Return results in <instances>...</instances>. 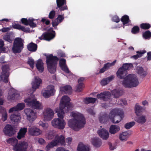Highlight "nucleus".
<instances>
[{"label": "nucleus", "instance_id": "39448f33", "mask_svg": "<svg viewBox=\"0 0 151 151\" xmlns=\"http://www.w3.org/2000/svg\"><path fill=\"white\" fill-rule=\"evenodd\" d=\"M46 63L47 69L50 73H54L56 70L57 62L59 59L57 56L50 54L46 57Z\"/></svg>", "mask_w": 151, "mask_h": 151}, {"label": "nucleus", "instance_id": "a211bd4d", "mask_svg": "<svg viewBox=\"0 0 151 151\" xmlns=\"http://www.w3.org/2000/svg\"><path fill=\"white\" fill-rule=\"evenodd\" d=\"M34 20L33 19H27L26 18H22L21 21L22 24L26 26L29 25L30 27L33 28L37 26L36 24L34 22Z\"/></svg>", "mask_w": 151, "mask_h": 151}, {"label": "nucleus", "instance_id": "052dcab7", "mask_svg": "<svg viewBox=\"0 0 151 151\" xmlns=\"http://www.w3.org/2000/svg\"><path fill=\"white\" fill-rule=\"evenodd\" d=\"M54 133L52 132H51L48 133L47 137L48 139H51L54 138Z\"/></svg>", "mask_w": 151, "mask_h": 151}, {"label": "nucleus", "instance_id": "bf43d9fd", "mask_svg": "<svg viewBox=\"0 0 151 151\" xmlns=\"http://www.w3.org/2000/svg\"><path fill=\"white\" fill-rule=\"evenodd\" d=\"M4 45L3 41L1 39H0V51L1 52L4 51L5 48L4 47Z\"/></svg>", "mask_w": 151, "mask_h": 151}, {"label": "nucleus", "instance_id": "774afa93", "mask_svg": "<svg viewBox=\"0 0 151 151\" xmlns=\"http://www.w3.org/2000/svg\"><path fill=\"white\" fill-rule=\"evenodd\" d=\"M87 112L90 114L92 115H94L95 114V113L93 111V109L91 108L88 109L87 110Z\"/></svg>", "mask_w": 151, "mask_h": 151}, {"label": "nucleus", "instance_id": "e433bc0d", "mask_svg": "<svg viewBox=\"0 0 151 151\" xmlns=\"http://www.w3.org/2000/svg\"><path fill=\"white\" fill-rule=\"evenodd\" d=\"M146 51L145 50H143L142 51H137L136 53L137 54L134 55L131 57V58H133L134 59H137L139 58L142 57L143 55L146 53Z\"/></svg>", "mask_w": 151, "mask_h": 151}, {"label": "nucleus", "instance_id": "680f3d73", "mask_svg": "<svg viewBox=\"0 0 151 151\" xmlns=\"http://www.w3.org/2000/svg\"><path fill=\"white\" fill-rule=\"evenodd\" d=\"M60 23L58 20L56 19H55L54 20L52 21V25L53 27H56L58 24Z\"/></svg>", "mask_w": 151, "mask_h": 151}, {"label": "nucleus", "instance_id": "1a4fd4ad", "mask_svg": "<svg viewBox=\"0 0 151 151\" xmlns=\"http://www.w3.org/2000/svg\"><path fill=\"white\" fill-rule=\"evenodd\" d=\"M70 99L68 96H63L61 100L59 107H58L56 109H60V111H64L63 109L66 107L67 109V111H69L70 109L73 108L72 105L70 102Z\"/></svg>", "mask_w": 151, "mask_h": 151}, {"label": "nucleus", "instance_id": "3c124183", "mask_svg": "<svg viewBox=\"0 0 151 151\" xmlns=\"http://www.w3.org/2000/svg\"><path fill=\"white\" fill-rule=\"evenodd\" d=\"M25 107V104L24 103H19L15 106L17 111L23 109Z\"/></svg>", "mask_w": 151, "mask_h": 151}, {"label": "nucleus", "instance_id": "864d4df0", "mask_svg": "<svg viewBox=\"0 0 151 151\" xmlns=\"http://www.w3.org/2000/svg\"><path fill=\"white\" fill-rule=\"evenodd\" d=\"M38 124L40 126H42L44 129H45L47 128L48 126L47 123H44L41 121H40Z\"/></svg>", "mask_w": 151, "mask_h": 151}, {"label": "nucleus", "instance_id": "49530a36", "mask_svg": "<svg viewBox=\"0 0 151 151\" xmlns=\"http://www.w3.org/2000/svg\"><path fill=\"white\" fill-rule=\"evenodd\" d=\"M116 62V60H114L111 63H105L104 66L106 70H108L110 68V67L114 65H115Z\"/></svg>", "mask_w": 151, "mask_h": 151}, {"label": "nucleus", "instance_id": "6e6552de", "mask_svg": "<svg viewBox=\"0 0 151 151\" xmlns=\"http://www.w3.org/2000/svg\"><path fill=\"white\" fill-rule=\"evenodd\" d=\"M24 40L20 37L16 38L12 47L13 52L15 54L20 53L24 47Z\"/></svg>", "mask_w": 151, "mask_h": 151}, {"label": "nucleus", "instance_id": "7ed1b4c3", "mask_svg": "<svg viewBox=\"0 0 151 151\" xmlns=\"http://www.w3.org/2000/svg\"><path fill=\"white\" fill-rule=\"evenodd\" d=\"M55 111L58 114L59 118L54 119L51 122L52 126L54 127L60 129H63L65 127V122L63 119L64 111H60V109H55Z\"/></svg>", "mask_w": 151, "mask_h": 151}, {"label": "nucleus", "instance_id": "ddd939ff", "mask_svg": "<svg viewBox=\"0 0 151 151\" xmlns=\"http://www.w3.org/2000/svg\"><path fill=\"white\" fill-rule=\"evenodd\" d=\"M55 92L54 86L52 85H49L47 86L46 90L43 92L42 94L44 97L47 98L54 95Z\"/></svg>", "mask_w": 151, "mask_h": 151}, {"label": "nucleus", "instance_id": "f03ea898", "mask_svg": "<svg viewBox=\"0 0 151 151\" xmlns=\"http://www.w3.org/2000/svg\"><path fill=\"white\" fill-rule=\"evenodd\" d=\"M71 114L73 118L68 121V125L72 129L78 131L84 127L86 123L85 118L82 114L79 113L73 112Z\"/></svg>", "mask_w": 151, "mask_h": 151}, {"label": "nucleus", "instance_id": "09e8293b", "mask_svg": "<svg viewBox=\"0 0 151 151\" xmlns=\"http://www.w3.org/2000/svg\"><path fill=\"white\" fill-rule=\"evenodd\" d=\"M139 28L138 26H134L132 29L131 32L133 34H137L139 32Z\"/></svg>", "mask_w": 151, "mask_h": 151}, {"label": "nucleus", "instance_id": "0e129e2a", "mask_svg": "<svg viewBox=\"0 0 151 151\" xmlns=\"http://www.w3.org/2000/svg\"><path fill=\"white\" fill-rule=\"evenodd\" d=\"M112 20L113 21L116 23L119 22L120 21L119 17L117 15L114 16L112 18Z\"/></svg>", "mask_w": 151, "mask_h": 151}, {"label": "nucleus", "instance_id": "c85d7f7f", "mask_svg": "<svg viewBox=\"0 0 151 151\" xmlns=\"http://www.w3.org/2000/svg\"><path fill=\"white\" fill-rule=\"evenodd\" d=\"M36 66L37 69L40 72L42 73L43 72L44 70L43 63L41 59H39L38 60L36 64Z\"/></svg>", "mask_w": 151, "mask_h": 151}, {"label": "nucleus", "instance_id": "8fccbe9b", "mask_svg": "<svg viewBox=\"0 0 151 151\" xmlns=\"http://www.w3.org/2000/svg\"><path fill=\"white\" fill-rule=\"evenodd\" d=\"M135 124L134 122H132L126 124L124 125V127L127 129H128L134 126Z\"/></svg>", "mask_w": 151, "mask_h": 151}, {"label": "nucleus", "instance_id": "338daca9", "mask_svg": "<svg viewBox=\"0 0 151 151\" xmlns=\"http://www.w3.org/2000/svg\"><path fill=\"white\" fill-rule=\"evenodd\" d=\"M27 128H21L19 131V132L23 134L24 135H25L26 133L27 132Z\"/></svg>", "mask_w": 151, "mask_h": 151}, {"label": "nucleus", "instance_id": "a18cd8bd", "mask_svg": "<svg viewBox=\"0 0 151 151\" xmlns=\"http://www.w3.org/2000/svg\"><path fill=\"white\" fill-rule=\"evenodd\" d=\"M151 26L148 23H142L140 25V27L143 29H148L150 28Z\"/></svg>", "mask_w": 151, "mask_h": 151}, {"label": "nucleus", "instance_id": "a19ab883", "mask_svg": "<svg viewBox=\"0 0 151 151\" xmlns=\"http://www.w3.org/2000/svg\"><path fill=\"white\" fill-rule=\"evenodd\" d=\"M142 36L145 39H150L151 37V32L149 30L146 31L143 33Z\"/></svg>", "mask_w": 151, "mask_h": 151}, {"label": "nucleus", "instance_id": "bb28decb", "mask_svg": "<svg viewBox=\"0 0 151 151\" xmlns=\"http://www.w3.org/2000/svg\"><path fill=\"white\" fill-rule=\"evenodd\" d=\"M12 27L15 29L21 30L26 32H28L29 31V28H26L18 24H14L12 25Z\"/></svg>", "mask_w": 151, "mask_h": 151}, {"label": "nucleus", "instance_id": "5701e85b", "mask_svg": "<svg viewBox=\"0 0 151 151\" xmlns=\"http://www.w3.org/2000/svg\"><path fill=\"white\" fill-rule=\"evenodd\" d=\"M136 70L137 73L142 78L145 77L147 74V71L144 70L141 66H137L136 68Z\"/></svg>", "mask_w": 151, "mask_h": 151}, {"label": "nucleus", "instance_id": "f257e3e1", "mask_svg": "<svg viewBox=\"0 0 151 151\" xmlns=\"http://www.w3.org/2000/svg\"><path fill=\"white\" fill-rule=\"evenodd\" d=\"M133 68L132 63H125L118 69L116 73L117 76L119 78L123 79L122 84L125 88H129L136 87L139 84L138 79L135 75L129 74L126 76L127 74V70H129Z\"/></svg>", "mask_w": 151, "mask_h": 151}, {"label": "nucleus", "instance_id": "f8f14e48", "mask_svg": "<svg viewBox=\"0 0 151 151\" xmlns=\"http://www.w3.org/2000/svg\"><path fill=\"white\" fill-rule=\"evenodd\" d=\"M56 1L57 6L56 9L59 8L57 11L58 14H60L62 11L68 9L66 0H56Z\"/></svg>", "mask_w": 151, "mask_h": 151}, {"label": "nucleus", "instance_id": "e2e57ef3", "mask_svg": "<svg viewBox=\"0 0 151 151\" xmlns=\"http://www.w3.org/2000/svg\"><path fill=\"white\" fill-rule=\"evenodd\" d=\"M60 23L58 20L56 19H55L54 20L52 21V25L53 27H56L58 24Z\"/></svg>", "mask_w": 151, "mask_h": 151}, {"label": "nucleus", "instance_id": "9b49d317", "mask_svg": "<svg viewBox=\"0 0 151 151\" xmlns=\"http://www.w3.org/2000/svg\"><path fill=\"white\" fill-rule=\"evenodd\" d=\"M50 30L53 33L49 32H45L43 33L42 36L39 37V39L40 40H50L53 39L55 36V31L53 30V28H50Z\"/></svg>", "mask_w": 151, "mask_h": 151}, {"label": "nucleus", "instance_id": "b1692460", "mask_svg": "<svg viewBox=\"0 0 151 151\" xmlns=\"http://www.w3.org/2000/svg\"><path fill=\"white\" fill-rule=\"evenodd\" d=\"M10 119L12 122H18L21 119L20 114L18 112L12 114L10 116Z\"/></svg>", "mask_w": 151, "mask_h": 151}, {"label": "nucleus", "instance_id": "72a5a7b5", "mask_svg": "<svg viewBox=\"0 0 151 151\" xmlns=\"http://www.w3.org/2000/svg\"><path fill=\"white\" fill-rule=\"evenodd\" d=\"M111 93L116 98H118L120 96L122 95L123 94V91L119 89H115L111 91Z\"/></svg>", "mask_w": 151, "mask_h": 151}, {"label": "nucleus", "instance_id": "0eeeda50", "mask_svg": "<svg viewBox=\"0 0 151 151\" xmlns=\"http://www.w3.org/2000/svg\"><path fill=\"white\" fill-rule=\"evenodd\" d=\"M65 143V138L64 136L62 135L60 136L57 135L54 139L46 146V150L48 151L50 148L58 145H64Z\"/></svg>", "mask_w": 151, "mask_h": 151}, {"label": "nucleus", "instance_id": "13d9d810", "mask_svg": "<svg viewBox=\"0 0 151 151\" xmlns=\"http://www.w3.org/2000/svg\"><path fill=\"white\" fill-rule=\"evenodd\" d=\"M4 112L2 114V119L4 122L7 120V114L6 110H4Z\"/></svg>", "mask_w": 151, "mask_h": 151}, {"label": "nucleus", "instance_id": "cd10ccee", "mask_svg": "<svg viewBox=\"0 0 151 151\" xmlns=\"http://www.w3.org/2000/svg\"><path fill=\"white\" fill-rule=\"evenodd\" d=\"M120 130V127L116 125H112L109 128V132L112 134H114L118 132Z\"/></svg>", "mask_w": 151, "mask_h": 151}, {"label": "nucleus", "instance_id": "2eb2a0df", "mask_svg": "<svg viewBox=\"0 0 151 151\" xmlns=\"http://www.w3.org/2000/svg\"><path fill=\"white\" fill-rule=\"evenodd\" d=\"M54 113L53 110L47 108L45 109L43 113L44 119L47 121L51 120L54 116Z\"/></svg>", "mask_w": 151, "mask_h": 151}, {"label": "nucleus", "instance_id": "473e14b6", "mask_svg": "<svg viewBox=\"0 0 151 151\" xmlns=\"http://www.w3.org/2000/svg\"><path fill=\"white\" fill-rule=\"evenodd\" d=\"M89 148L88 146L84 145L82 143L79 144L77 148V151H89Z\"/></svg>", "mask_w": 151, "mask_h": 151}, {"label": "nucleus", "instance_id": "7c9ffc66", "mask_svg": "<svg viewBox=\"0 0 151 151\" xmlns=\"http://www.w3.org/2000/svg\"><path fill=\"white\" fill-rule=\"evenodd\" d=\"M27 48L30 51L35 52L37 50V44L32 42L27 45Z\"/></svg>", "mask_w": 151, "mask_h": 151}, {"label": "nucleus", "instance_id": "de8ad7c7", "mask_svg": "<svg viewBox=\"0 0 151 151\" xmlns=\"http://www.w3.org/2000/svg\"><path fill=\"white\" fill-rule=\"evenodd\" d=\"M27 63L33 69L35 64V61L32 58H29L28 60Z\"/></svg>", "mask_w": 151, "mask_h": 151}, {"label": "nucleus", "instance_id": "aec40b11", "mask_svg": "<svg viewBox=\"0 0 151 151\" xmlns=\"http://www.w3.org/2000/svg\"><path fill=\"white\" fill-rule=\"evenodd\" d=\"M99 136L103 139H107L109 137V133L105 129H100L98 131Z\"/></svg>", "mask_w": 151, "mask_h": 151}, {"label": "nucleus", "instance_id": "393cba45", "mask_svg": "<svg viewBox=\"0 0 151 151\" xmlns=\"http://www.w3.org/2000/svg\"><path fill=\"white\" fill-rule=\"evenodd\" d=\"M85 80V78H81L78 81V84L77 87L76 91L79 92H81L84 87V84L83 82Z\"/></svg>", "mask_w": 151, "mask_h": 151}, {"label": "nucleus", "instance_id": "6ab92c4d", "mask_svg": "<svg viewBox=\"0 0 151 151\" xmlns=\"http://www.w3.org/2000/svg\"><path fill=\"white\" fill-rule=\"evenodd\" d=\"M28 133L31 135L37 136L40 135L41 132L39 128L35 127H29L28 129Z\"/></svg>", "mask_w": 151, "mask_h": 151}, {"label": "nucleus", "instance_id": "2f4dec72", "mask_svg": "<svg viewBox=\"0 0 151 151\" xmlns=\"http://www.w3.org/2000/svg\"><path fill=\"white\" fill-rule=\"evenodd\" d=\"M20 96L19 94L16 92H15L12 94H9L8 99L11 101L15 100L18 99L19 98Z\"/></svg>", "mask_w": 151, "mask_h": 151}, {"label": "nucleus", "instance_id": "a878e982", "mask_svg": "<svg viewBox=\"0 0 151 151\" xmlns=\"http://www.w3.org/2000/svg\"><path fill=\"white\" fill-rule=\"evenodd\" d=\"M72 90V87L69 85H67L61 87L60 88V91L64 92L66 93H68L69 94L71 93Z\"/></svg>", "mask_w": 151, "mask_h": 151}, {"label": "nucleus", "instance_id": "c9c22d12", "mask_svg": "<svg viewBox=\"0 0 151 151\" xmlns=\"http://www.w3.org/2000/svg\"><path fill=\"white\" fill-rule=\"evenodd\" d=\"M128 137V133L127 132H122L119 135V139L122 141H126Z\"/></svg>", "mask_w": 151, "mask_h": 151}, {"label": "nucleus", "instance_id": "58836bf2", "mask_svg": "<svg viewBox=\"0 0 151 151\" xmlns=\"http://www.w3.org/2000/svg\"><path fill=\"white\" fill-rule=\"evenodd\" d=\"M145 116L142 115L136 118L137 122L140 124H144L145 122L146 119Z\"/></svg>", "mask_w": 151, "mask_h": 151}, {"label": "nucleus", "instance_id": "412c9836", "mask_svg": "<svg viewBox=\"0 0 151 151\" xmlns=\"http://www.w3.org/2000/svg\"><path fill=\"white\" fill-rule=\"evenodd\" d=\"M66 60L64 58L60 60L59 65L61 69L67 73H69L70 71L66 65Z\"/></svg>", "mask_w": 151, "mask_h": 151}, {"label": "nucleus", "instance_id": "79ce46f5", "mask_svg": "<svg viewBox=\"0 0 151 151\" xmlns=\"http://www.w3.org/2000/svg\"><path fill=\"white\" fill-rule=\"evenodd\" d=\"M35 99H27L24 100V101L27 103V105L29 106L33 107Z\"/></svg>", "mask_w": 151, "mask_h": 151}, {"label": "nucleus", "instance_id": "4be33fe9", "mask_svg": "<svg viewBox=\"0 0 151 151\" xmlns=\"http://www.w3.org/2000/svg\"><path fill=\"white\" fill-rule=\"evenodd\" d=\"M42 82V80L40 78L37 77H35L34 81L32 83V88L35 90L38 88Z\"/></svg>", "mask_w": 151, "mask_h": 151}, {"label": "nucleus", "instance_id": "f704fd0d", "mask_svg": "<svg viewBox=\"0 0 151 151\" xmlns=\"http://www.w3.org/2000/svg\"><path fill=\"white\" fill-rule=\"evenodd\" d=\"M92 145L95 147H99L101 144V140L98 138L93 139L92 140Z\"/></svg>", "mask_w": 151, "mask_h": 151}, {"label": "nucleus", "instance_id": "603ef678", "mask_svg": "<svg viewBox=\"0 0 151 151\" xmlns=\"http://www.w3.org/2000/svg\"><path fill=\"white\" fill-rule=\"evenodd\" d=\"M107 116H106L104 115L99 117V119L100 122L103 123L107 121Z\"/></svg>", "mask_w": 151, "mask_h": 151}, {"label": "nucleus", "instance_id": "423d86ee", "mask_svg": "<svg viewBox=\"0 0 151 151\" xmlns=\"http://www.w3.org/2000/svg\"><path fill=\"white\" fill-rule=\"evenodd\" d=\"M6 142L13 146V150L15 151H26L27 150L28 144L24 141L17 144V139L15 138L12 137L7 139Z\"/></svg>", "mask_w": 151, "mask_h": 151}, {"label": "nucleus", "instance_id": "69168bd1", "mask_svg": "<svg viewBox=\"0 0 151 151\" xmlns=\"http://www.w3.org/2000/svg\"><path fill=\"white\" fill-rule=\"evenodd\" d=\"M41 22H42L43 23H45L46 25H48L50 24V21L48 20H46L45 19L43 18L41 20Z\"/></svg>", "mask_w": 151, "mask_h": 151}, {"label": "nucleus", "instance_id": "c756f323", "mask_svg": "<svg viewBox=\"0 0 151 151\" xmlns=\"http://www.w3.org/2000/svg\"><path fill=\"white\" fill-rule=\"evenodd\" d=\"M114 78V75H111L106 78L103 79L101 82V83L103 86H105L112 81Z\"/></svg>", "mask_w": 151, "mask_h": 151}, {"label": "nucleus", "instance_id": "37998d69", "mask_svg": "<svg viewBox=\"0 0 151 151\" xmlns=\"http://www.w3.org/2000/svg\"><path fill=\"white\" fill-rule=\"evenodd\" d=\"M3 39L4 40L9 43H12L13 40L12 37L11 36L10 33H7L6 35H5L3 37Z\"/></svg>", "mask_w": 151, "mask_h": 151}, {"label": "nucleus", "instance_id": "20e7f679", "mask_svg": "<svg viewBox=\"0 0 151 151\" xmlns=\"http://www.w3.org/2000/svg\"><path fill=\"white\" fill-rule=\"evenodd\" d=\"M109 116L111 121L114 124H117L123 119L124 117L123 110L115 108L112 109Z\"/></svg>", "mask_w": 151, "mask_h": 151}, {"label": "nucleus", "instance_id": "5fc2aeb1", "mask_svg": "<svg viewBox=\"0 0 151 151\" xmlns=\"http://www.w3.org/2000/svg\"><path fill=\"white\" fill-rule=\"evenodd\" d=\"M55 12L54 10H52L50 12L48 18L50 19H53L55 17Z\"/></svg>", "mask_w": 151, "mask_h": 151}, {"label": "nucleus", "instance_id": "4c0bfd02", "mask_svg": "<svg viewBox=\"0 0 151 151\" xmlns=\"http://www.w3.org/2000/svg\"><path fill=\"white\" fill-rule=\"evenodd\" d=\"M143 108L140 106L138 104H136L135 106V112L137 116L142 111Z\"/></svg>", "mask_w": 151, "mask_h": 151}, {"label": "nucleus", "instance_id": "9d476101", "mask_svg": "<svg viewBox=\"0 0 151 151\" xmlns=\"http://www.w3.org/2000/svg\"><path fill=\"white\" fill-rule=\"evenodd\" d=\"M2 72L0 76V78L3 82L7 83L8 82V77L10 75L9 71L10 68L8 65H4L1 68Z\"/></svg>", "mask_w": 151, "mask_h": 151}, {"label": "nucleus", "instance_id": "dca6fc26", "mask_svg": "<svg viewBox=\"0 0 151 151\" xmlns=\"http://www.w3.org/2000/svg\"><path fill=\"white\" fill-rule=\"evenodd\" d=\"M111 96V93L108 91H104L96 95V97L98 99L104 101L109 100L110 99Z\"/></svg>", "mask_w": 151, "mask_h": 151}, {"label": "nucleus", "instance_id": "f3484780", "mask_svg": "<svg viewBox=\"0 0 151 151\" xmlns=\"http://www.w3.org/2000/svg\"><path fill=\"white\" fill-rule=\"evenodd\" d=\"M3 132L5 135L9 137L12 136L15 133L13 127L9 124H7L5 126L3 129Z\"/></svg>", "mask_w": 151, "mask_h": 151}, {"label": "nucleus", "instance_id": "ea45409f", "mask_svg": "<svg viewBox=\"0 0 151 151\" xmlns=\"http://www.w3.org/2000/svg\"><path fill=\"white\" fill-rule=\"evenodd\" d=\"M97 99L94 98L88 97L85 99V102L86 104L89 103L93 104L95 102Z\"/></svg>", "mask_w": 151, "mask_h": 151}, {"label": "nucleus", "instance_id": "6e6d98bb", "mask_svg": "<svg viewBox=\"0 0 151 151\" xmlns=\"http://www.w3.org/2000/svg\"><path fill=\"white\" fill-rule=\"evenodd\" d=\"M64 14H59L58 15V17L56 19L58 20L60 23L62 22L64 19Z\"/></svg>", "mask_w": 151, "mask_h": 151}, {"label": "nucleus", "instance_id": "4d7b16f0", "mask_svg": "<svg viewBox=\"0 0 151 151\" xmlns=\"http://www.w3.org/2000/svg\"><path fill=\"white\" fill-rule=\"evenodd\" d=\"M40 104L39 101H36V100L35 99V102L33 107L36 109H39L40 108Z\"/></svg>", "mask_w": 151, "mask_h": 151}, {"label": "nucleus", "instance_id": "4468645a", "mask_svg": "<svg viewBox=\"0 0 151 151\" xmlns=\"http://www.w3.org/2000/svg\"><path fill=\"white\" fill-rule=\"evenodd\" d=\"M24 112L27 115V119L30 122L33 121L37 117V113L30 109H26Z\"/></svg>", "mask_w": 151, "mask_h": 151}, {"label": "nucleus", "instance_id": "c03bdc74", "mask_svg": "<svg viewBox=\"0 0 151 151\" xmlns=\"http://www.w3.org/2000/svg\"><path fill=\"white\" fill-rule=\"evenodd\" d=\"M129 17L126 15H124L122 17L121 19V21L124 25L126 24L129 23Z\"/></svg>", "mask_w": 151, "mask_h": 151}]
</instances>
